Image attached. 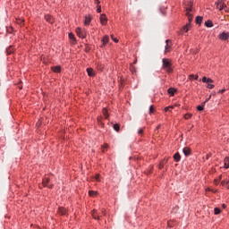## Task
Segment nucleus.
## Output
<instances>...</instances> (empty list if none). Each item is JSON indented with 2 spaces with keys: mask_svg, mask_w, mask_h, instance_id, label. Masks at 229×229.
Returning <instances> with one entry per match:
<instances>
[{
  "mask_svg": "<svg viewBox=\"0 0 229 229\" xmlns=\"http://www.w3.org/2000/svg\"><path fill=\"white\" fill-rule=\"evenodd\" d=\"M209 101V98H207L205 102L201 104V106H197L198 111H203V107L205 106V103H208Z\"/></svg>",
  "mask_w": 229,
  "mask_h": 229,
  "instance_id": "obj_14",
  "label": "nucleus"
},
{
  "mask_svg": "<svg viewBox=\"0 0 229 229\" xmlns=\"http://www.w3.org/2000/svg\"><path fill=\"white\" fill-rule=\"evenodd\" d=\"M99 21L101 22V25L106 26V24L107 23V18L106 17V14H101L99 17Z\"/></svg>",
  "mask_w": 229,
  "mask_h": 229,
  "instance_id": "obj_6",
  "label": "nucleus"
},
{
  "mask_svg": "<svg viewBox=\"0 0 229 229\" xmlns=\"http://www.w3.org/2000/svg\"><path fill=\"white\" fill-rule=\"evenodd\" d=\"M75 32L77 33V37H79L81 38H86V30L77 28L75 30Z\"/></svg>",
  "mask_w": 229,
  "mask_h": 229,
  "instance_id": "obj_3",
  "label": "nucleus"
},
{
  "mask_svg": "<svg viewBox=\"0 0 229 229\" xmlns=\"http://www.w3.org/2000/svg\"><path fill=\"white\" fill-rule=\"evenodd\" d=\"M103 216H106L105 211L101 210V212L97 210H92V218L95 220H99V218Z\"/></svg>",
  "mask_w": 229,
  "mask_h": 229,
  "instance_id": "obj_2",
  "label": "nucleus"
},
{
  "mask_svg": "<svg viewBox=\"0 0 229 229\" xmlns=\"http://www.w3.org/2000/svg\"><path fill=\"white\" fill-rule=\"evenodd\" d=\"M195 21H197V24H200V22L203 21V17L197 16V20H195Z\"/></svg>",
  "mask_w": 229,
  "mask_h": 229,
  "instance_id": "obj_25",
  "label": "nucleus"
},
{
  "mask_svg": "<svg viewBox=\"0 0 229 229\" xmlns=\"http://www.w3.org/2000/svg\"><path fill=\"white\" fill-rule=\"evenodd\" d=\"M221 185H222V186L227 185V189H229V180H227V182H221Z\"/></svg>",
  "mask_w": 229,
  "mask_h": 229,
  "instance_id": "obj_32",
  "label": "nucleus"
},
{
  "mask_svg": "<svg viewBox=\"0 0 229 229\" xmlns=\"http://www.w3.org/2000/svg\"><path fill=\"white\" fill-rule=\"evenodd\" d=\"M13 51L14 48L13 47H8V48H6V55H12Z\"/></svg>",
  "mask_w": 229,
  "mask_h": 229,
  "instance_id": "obj_20",
  "label": "nucleus"
},
{
  "mask_svg": "<svg viewBox=\"0 0 229 229\" xmlns=\"http://www.w3.org/2000/svg\"><path fill=\"white\" fill-rule=\"evenodd\" d=\"M216 4H225V3H223V0L216 1Z\"/></svg>",
  "mask_w": 229,
  "mask_h": 229,
  "instance_id": "obj_39",
  "label": "nucleus"
},
{
  "mask_svg": "<svg viewBox=\"0 0 229 229\" xmlns=\"http://www.w3.org/2000/svg\"><path fill=\"white\" fill-rule=\"evenodd\" d=\"M174 162H179L181 161V155L179 154V152H176L174 156Z\"/></svg>",
  "mask_w": 229,
  "mask_h": 229,
  "instance_id": "obj_16",
  "label": "nucleus"
},
{
  "mask_svg": "<svg viewBox=\"0 0 229 229\" xmlns=\"http://www.w3.org/2000/svg\"><path fill=\"white\" fill-rule=\"evenodd\" d=\"M102 114H104V118L107 119V110L106 108L102 110Z\"/></svg>",
  "mask_w": 229,
  "mask_h": 229,
  "instance_id": "obj_31",
  "label": "nucleus"
},
{
  "mask_svg": "<svg viewBox=\"0 0 229 229\" xmlns=\"http://www.w3.org/2000/svg\"><path fill=\"white\" fill-rule=\"evenodd\" d=\"M183 118H184L185 120H188V119L191 118V114H185V115L183 116Z\"/></svg>",
  "mask_w": 229,
  "mask_h": 229,
  "instance_id": "obj_33",
  "label": "nucleus"
},
{
  "mask_svg": "<svg viewBox=\"0 0 229 229\" xmlns=\"http://www.w3.org/2000/svg\"><path fill=\"white\" fill-rule=\"evenodd\" d=\"M225 92V89H221L220 91H218V93H220V94H223Z\"/></svg>",
  "mask_w": 229,
  "mask_h": 229,
  "instance_id": "obj_44",
  "label": "nucleus"
},
{
  "mask_svg": "<svg viewBox=\"0 0 229 229\" xmlns=\"http://www.w3.org/2000/svg\"><path fill=\"white\" fill-rule=\"evenodd\" d=\"M224 8H225V4H216V9H218V11H222Z\"/></svg>",
  "mask_w": 229,
  "mask_h": 229,
  "instance_id": "obj_24",
  "label": "nucleus"
},
{
  "mask_svg": "<svg viewBox=\"0 0 229 229\" xmlns=\"http://www.w3.org/2000/svg\"><path fill=\"white\" fill-rule=\"evenodd\" d=\"M165 163H167V159H163V161H161L159 164V169H163V166L165 165Z\"/></svg>",
  "mask_w": 229,
  "mask_h": 229,
  "instance_id": "obj_22",
  "label": "nucleus"
},
{
  "mask_svg": "<svg viewBox=\"0 0 229 229\" xmlns=\"http://www.w3.org/2000/svg\"><path fill=\"white\" fill-rule=\"evenodd\" d=\"M206 27L207 28H212L213 27L212 21H206Z\"/></svg>",
  "mask_w": 229,
  "mask_h": 229,
  "instance_id": "obj_26",
  "label": "nucleus"
},
{
  "mask_svg": "<svg viewBox=\"0 0 229 229\" xmlns=\"http://www.w3.org/2000/svg\"><path fill=\"white\" fill-rule=\"evenodd\" d=\"M91 21V17L89 15L86 16L85 21H83V25H89Z\"/></svg>",
  "mask_w": 229,
  "mask_h": 229,
  "instance_id": "obj_10",
  "label": "nucleus"
},
{
  "mask_svg": "<svg viewBox=\"0 0 229 229\" xmlns=\"http://www.w3.org/2000/svg\"><path fill=\"white\" fill-rule=\"evenodd\" d=\"M139 135L143 133V128H139V131H137Z\"/></svg>",
  "mask_w": 229,
  "mask_h": 229,
  "instance_id": "obj_37",
  "label": "nucleus"
},
{
  "mask_svg": "<svg viewBox=\"0 0 229 229\" xmlns=\"http://www.w3.org/2000/svg\"><path fill=\"white\" fill-rule=\"evenodd\" d=\"M95 181L99 182V174L95 175Z\"/></svg>",
  "mask_w": 229,
  "mask_h": 229,
  "instance_id": "obj_42",
  "label": "nucleus"
},
{
  "mask_svg": "<svg viewBox=\"0 0 229 229\" xmlns=\"http://www.w3.org/2000/svg\"><path fill=\"white\" fill-rule=\"evenodd\" d=\"M207 88H208V89H214V85L213 84H208Z\"/></svg>",
  "mask_w": 229,
  "mask_h": 229,
  "instance_id": "obj_38",
  "label": "nucleus"
},
{
  "mask_svg": "<svg viewBox=\"0 0 229 229\" xmlns=\"http://www.w3.org/2000/svg\"><path fill=\"white\" fill-rule=\"evenodd\" d=\"M68 38H70V40H72V44H74V34L72 33L68 34Z\"/></svg>",
  "mask_w": 229,
  "mask_h": 229,
  "instance_id": "obj_27",
  "label": "nucleus"
},
{
  "mask_svg": "<svg viewBox=\"0 0 229 229\" xmlns=\"http://www.w3.org/2000/svg\"><path fill=\"white\" fill-rule=\"evenodd\" d=\"M190 30V23L186 24L185 27H183V31L187 32Z\"/></svg>",
  "mask_w": 229,
  "mask_h": 229,
  "instance_id": "obj_29",
  "label": "nucleus"
},
{
  "mask_svg": "<svg viewBox=\"0 0 229 229\" xmlns=\"http://www.w3.org/2000/svg\"><path fill=\"white\" fill-rule=\"evenodd\" d=\"M223 164H225V169L229 168V157H225V159H223Z\"/></svg>",
  "mask_w": 229,
  "mask_h": 229,
  "instance_id": "obj_17",
  "label": "nucleus"
},
{
  "mask_svg": "<svg viewBox=\"0 0 229 229\" xmlns=\"http://www.w3.org/2000/svg\"><path fill=\"white\" fill-rule=\"evenodd\" d=\"M110 38H113V41H114V43L119 42V39H116L114 36H110Z\"/></svg>",
  "mask_w": 229,
  "mask_h": 229,
  "instance_id": "obj_40",
  "label": "nucleus"
},
{
  "mask_svg": "<svg viewBox=\"0 0 229 229\" xmlns=\"http://www.w3.org/2000/svg\"><path fill=\"white\" fill-rule=\"evenodd\" d=\"M227 38H229V34L227 32H223L220 35H218V39L225 41L227 40Z\"/></svg>",
  "mask_w": 229,
  "mask_h": 229,
  "instance_id": "obj_5",
  "label": "nucleus"
},
{
  "mask_svg": "<svg viewBox=\"0 0 229 229\" xmlns=\"http://www.w3.org/2000/svg\"><path fill=\"white\" fill-rule=\"evenodd\" d=\"M214 182H216V183H217V182H218V181H217V180H216V181H214Z\"/></svg>",
  "mask_w": 229,
  "mask_h": 229,
  "instance_id": "obj_47",
  "label": "nucleus"
},
{
  "mask_svg": "<svg viewBox=\"0 0 229 229\" xmlns=\"http://www.w3.org/2000/svg\"><path fill=\"white\" fill-rule=\"evenodd\" d=\"M162 68L163 71H165L167 73H172V61L170 59H162Z\"/></svg>",
  "mask_w": 229,
  "mask_h": 229,
  "instance_id": "obj_1",
  "label": "nucleus"
},
{
  "mask_svg": "<svg viewBox=\"0 0 229 229\" xmlns=\"http://www.w3.org/2000/svg\"><path fill=\"white\" fill-rule=\"evenodd\" d=\"M185 15L188 16V21H191V15L190 14V12H191V9L190 7L185 8Z\"/></svg>",
  "mask_w": 229,
  "mask_h": 229,
  "instance_id": "obj_9",
  "label": "nucleus"
},
{
  "mask_svg": "<svg viewBox=\"0 0 229 229\" xmlns=\"http://www.w3.org/2000/svg\"><path fill=\"white\" fill-rule=\"evenodd\" d=\"M107 40H109V38H107V36L104 37V39H101V42L104 43V46H106V44H107Z\"/></svg>",
  "mask_w": 229,
  "mask_h": 229,
  "instance_id": "obj_28",
  "label": "nucleus"
},
{
  "mask_svg": "<svg viewBox=\"0 0 229 229\" xmlns=\"http://www.w3.org/2000/svg\"><path fill=\"white\" fill-rule=\"evenodd\" d=\"M44 19L46 20L47 22L53 24L55 22V19L53 18V16L50 15H45Z\"/></svg>",
  "mask_w": 229,
  "mask_h": 229,
  "instance_id": "obj_7",
  "label": "nucleus"
},
{
  "mask_svg": "<svg viewBox=\"0 0 229 229\" xmlns=\"http://www.w3.org/2000/svg\"><path fill=\"white\" fill-rule=\"evenodd\" d=\"M97 13H101V5H97Z\"/></svg>",
  "mask_w": 229,
  "mask_h": 229,
  "instance_id": "obj_36",
  "label": "nucleus"
},
{
  "mask_svg": "<svg viewBox=\"0 0 229 229\" xmlns=\"http://www.w3.org/2000/svg\"><path fill=\"white\" fill-rule=\"evenodd\" d=\"M107 148V145H105V146H104V148Z\"/></svg>",
  "mask_w": 229,
  "mask_h": 229,
  "instance_id": "obj_46",
  "label": "nucleus"
},
{
  "mask_svg": "<svg viewBox=\"0 0 229 229\" xmlns=\"http://www.w3.org/2000/svg\"><path fill=\"white\" fill-rule=\"evenodd\" d=\"M188 79H189L190 81H191V80L199 81V75L190 74V76L188 77Z\"/></svg>",
  "mask_w": 229,
  "mask_h": 229,
  "instance_id": "obj_19",
  "label": "nucleus"
},
{
  "mask_svg": "<svg viewBox=\"0 0 229 229\" xmlns=\"http://www.w3.org/2000/svg\"><path fill=\"white\" fill-rule=\"evenodd\" d=\"M170 52V39L165 40V53Z\"/></svg>",
  "mask_w": 229,
  "mask_h": 229,
  "instance_id": "obj_15",
  "label": "nucleus"
},
{
  "mask_svg": "<svg viewBox=\"0 0 229 229\" xmlns=\"http://www.w3.org/2000/svg\"><path fill=\"white\" fill-rule=\"evenodd\" d=\"M52 71L55 73H59L61 72V67L60 66H53Z\"/></svg>",
  "mask_w": 229,
  "mask_h": 229,
  "instance_id": "obj_18",
  "label": "nucleus"
},
{
  "mask_svg": "<svg viewBox=\"0 0 229 229\" xmlns=\"http://www.w3.org/2000/svg\"><path fill=\"white\" fill-rule=\"evenodd\" d=\"M175 92H176V89H173V88L167 89V94H169L170 97L174 96V93H175Z\"/></svg>",
  "mask_w": 229,
  "mask_h": 229,
  "instance_id": "obj_13",
  "label": "nucleus"
},
{
  "mask_svg": "<svg viewBox=\"0 0 229 229\" xmlns=\"http://www.w3.org/2000/svg\"><path fill=\"white\" fill-rule=\"evenodd\" d=\"M88 194H89L90 197H92L97 194V191H88Z\"/></svg>",
  "mask_w": 229,
  "mask_h": 229,
  "instance_id": "obj_35",
  "label": "nucleus"
},
{
  "mask_svg": "<svg viewBox=\"0 0 229 229\" xmlns=\"http://www.w3.org/2000/svg\"><path fill=\"white\" fill-rule=\"evenodd\" d=\"M199 81H202L203 83H214V81H212V79H209V78H206V77H203L201 80H199Z\"/></svg>",
  "mask_w": 229,
  "mask_h": 229,
  "instance_id": "obj_8",
  "label": "nucleus"
},
{
  "mask_svg": "<svg viewBox=\"0 0 229 229\" xmlns=\"http://www.w3.org/2000/svg\"><path fill=\"white\" fill-rule=\"evenodd\" d=\"M183 155H184L185 157H190V155H191V149H190V148H187V147L183 148Z\"/></svg>",
  "mask_w": 229,
  "mask_h": 229,
  "instance_id": "obj_11",
  "label": "nucleus"
},
{
  "mask_svg": "<svg viewBox=\"0 0 229 229\" xmlns=\"http://www.w3.org/2000/svg\"><path fill=\"white\" fill-rule=\"evenodd\" d=\"M154 114V106H150V114Z\"/></svg>",
  "mask_w": 229,
  "mask_h": 229,
  "instance_id": "obj_41",
  "label": "nucleus"
},
{
  "mask_svg": "<svg viewBox=\"0 0 229 229\" xmlns=\"http://www.w3.org/2000/svg\"><path fill=\"white\" fill-rule=\"evenodd\" d=\"M221 214V209L218 208H214V215H219Z\"/></svg>",
  "mask_w": 229,
  "mask_h": 229,
  "instance_id": "obj_23",
  "label": "nucleus"
},
{
  "mask_svg": "<svg viewBox=\"0 0 229 229\" xmlns=\"http://www.w3.org/2000/svg\"><path fill=\"white\" fill-rule=\"evenodd\" d=\"M50 182V179L47 177H44L43 181H41V184L44 185V187L48 189H53V184H48Z\"/></svg>",
  "mask_w": 229,
  "mask_h": 229,
  "instance_id": "obj_4",
  "label": "nucleus"
},
{
  "mask_svg": "<svg viewBox=\"0 0 229 229\" xmlns=\"http://www.w3.org/2000/svg\"><path fill=\"white\" fill-rule=\"evenodd\" d=\"M222 208H225V204H223V205H222Z\"/></svg>",
  "mask_w": 229,
  "mask_h": 229,
  "instance_id": "obj_45",
  "label": "nucleus"
},
{
  "mask_svg": "<svg viewBox=\"0 0 229 229\" xmlns=\"http://www.w3.org/2000/svg\"><path fill=\"white\" fill-rule=\"evenodd\" d=\"M86 72L88 73V76H89V77L94 76V70H92V68H87Z\"/></svg>",
  "mask_w": 229,
  "mask_h": 229,
  "instance_id": "obj_12",
  "label": "nucleus"
},
{
  "mask_svg": "<svg viewBox=\"0 0 229 229\" xmlns=\"http://www.w3.org/2000/svg\"><path fill=\"white\" fill-rule=\"evenodd\" d=\"M99 4H100L99 0H95V4H97V6H99Z\"/></svg>",
  "mask_w": 229,
  "mask_h": 229,
  "instance_id": "obj_43",
  "label": "nucleus"
},
{
  "mask_svg": "<svg viewBox=\"0 0 229 229\" xmlns=\"http://www.w3.org/2000/svg\"><path fill=\"white\" fill-rule=\"evenodd\" d=\"M113 129L114 130V131H119V124L113 125Z\"/></svg>",
  "mask_w": 229,
  "mask_h": 229,
  "instance_id": "obj_34",
  "label": "nucleus"
},
{
  "mask_svg": "<svg viewBox=\"0 0 229 229\" xmlns=\"http://www.w3.org/2000/svg\"><path fill=\"white\" fill-rule=\"evenodd\" d=\"M172 109H174V106H170L165 107V112H170Z\"/></svg>",
  "mask_w": 229,
  "mask_h": 229,
  "instance_id": "obj_30",
  "label": "nucleus"
},
{
  "mask_svg": "<svg viewBox=\"0 0 229 229\" xmlns=\"http://www.w3.org/2000/svg\"><path fill=\"white\" fill-rule=\"evenodd\" d=\"M59 215L60 216H65V208H59Z\"/></svg>",
  "mask_w": 229,
  "mask_h": 229,
  "instance_id": "obj_21",
  "label": "nucleus"
}]
</instances>
